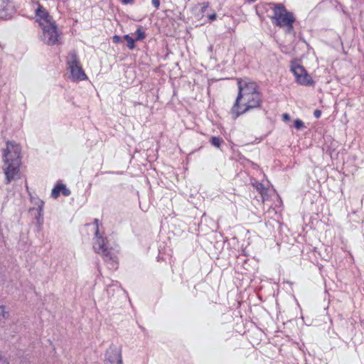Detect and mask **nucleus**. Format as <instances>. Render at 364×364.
I'll return each mask as SVG.
<instances>
[{
    "label": "nucleus",
    "instance_id": "14",
    "mask_svg": "<svg viewBox=\"0 0 364 364\" xmlns=\"http://www.w3.org/2000/svg\"><path fill=\"white\" fill-rule=\"evenodd\" d=\"M124 38L127 41L128 43V47L129 49H133L134 48V40L130 37L129 35H125Z\"/></svg>",
    "mask_w": 364,
    "mask_h": 364
},
{
    "label": "nucleus",
    "instance_id": "16",
    "mask_svg": "<svg viewBox=\"0 0 364 364\" xmlns=\"http://www.w3.org/2000/svg\"><path fill=\"white\" fill-rule=\"evenodd\" d=\"M60 188H59V184H58L52 190L51 196L54 198H57L60 195Z\"/></svg>",
    "mask_w": 364,
    "mask_h": 364
},
{
    "label": "nucleus",
    "instance_id": "23",
    "mask_svg": "<svg viewBox=\"0 0 364 364\" xmlns=\"http://www.w3.org/2000/svg\"><path fill=\"white\" fill-rule=\"evenodd\" d=\"M282 119L284 121H289V120H290V116L289 114L284 113L282 114Z\"/></svg>",
    "mask_w": 364,
    "mask_h": 364
},
{
    "label": "nucleus",
    "instance_id": "25",
    "mask_svg": "<svg viewBox=\"0 0 364 364\" xmlns=\"http://www.w3.org/2000/svg\"><path fill=\"white\" fill-rule=\"evenodd\" d=\"M120 41V37L118 36H114L113 37V42L115 43H118Z\"/></svg>",
    "mask_w": 364,
    "mask_h": 364
},
{
    "label": "nucleus",
    "instance_id": "6",
    "mask_svg": "<svg viewBox=\"0 0 364 364\" xmlns=\"http://www.w3.org/2000/svg\"><path fill=\"white\" fill-rule=\"evenodd\" d=\"M262 97L259 92L253 93L248 97H245L238 104L237 109H235V104L232 107L231 114L234 119H237L239 116L246 113L251 109L257 108L261 106Z\"/></svg>",
    "mask_w": 364,
    "mask_h": 364
},
{
    "label": "nucleus",
    "instance_id": "24",
    "mask_svg": "<svg viewBox=\"0 0 364 364\" xmlns=\"http://www.w3.org/2000/svg\"><path fill=\"white\" fill-rule=\"evenodd\" d=\"M0 364H9L7 360L4 359L1 355H0Z\"/></svg>",
    "mask_w": 364,
    "mask_h": 364
},
{
    "label": "nucleus",
    "instance_id": "9",
    "mask_svg": "<svg viewBox=\"0 0 364 364\" xmlns=\"http://www.w3.org/2000/svg\"><path fill=\"white\" fill-rule=\"evenodd\" d=\"M291 71L295 76L296 82L301 85L307 86L314 83L311 77L308 74L305 68L295 62H291Z\"/></svg>",
    "mask_w": 364,
    "mask_h": 364
},
{
    "label": "nucleus",
    "instance_id": "4",
    "mask_svg": "<svg viewBox=\"0 0 364 364\" xmlns=\"http://www.w3.org/2000/svg\"><path fill=\"white\" fill-rule=\"evenodd\" d=\"M95 224L96 225V230L95 240L93 244V249L95 252L100 255L103 257L105 262H110L112 268H117L115 266L117 264V257L112 252L111 248L107 247L106 239L100 235L99 220L97 219L95 220Z\"/></svg>",
    "mask_w": 364,
    "mask_h": 364
},
{
    "label": "nucleus",
    "instance_id": "20",
    "mask_svg": "<svg viewBox=\"0 0 364 364\" xmlns=\"http://www.w3.org/2000/svg\"><path fill=\"white\" fill-rule=\"evenodd\" d=\"M255 187L260 192H262V191L264 190V187L263 184L258 183V182L256 183Z\"/></svg>",
    "mask_w": 364,
    "mask_h": 364
},
{
    "label": "nucleus",
    "instance_id": "12",
    "mask_svg": "<svg viewBox=\"0 0 364 364\" xmlns=\"http://www.w3.org/2000/svg\"><path fill=\"white\" fill-rule=\"evenodd\" d=\"M223 141V139L220 136H212L210 140L211 145L216 148H220Z\"/></svg>",
    "mask_w": 364,
    "mask_h": 364
},
{
    "label": "nucleus",
    "instance_id": "26",
    "mask_svg": "<svg viewBox=\"0 0 364 364\" xmlns=\"http://www.w3.org/2000/svg\"><path fill=\"white\" fill-rule=\"evenodd\" d=\"M43 202L40 201V205H38L39 215H41V212L43 211Z\"/></svg>",
    "mask_w": 364,
    "mask_h": 364
},
{
    "label": "nucleus",
    "instance_id": "21",
    "mask_svg": "<svg viewBox=\"0 0 364 364\" xmlns=\"http://www.w3.org/2000/svg\"><path fill=\"white\" fill-rule=\"evenodd\" d=\"M321 111H320L318 109L314 110V116L315 118L318 119L321 117Z\"/></svg>",
    "mask_w": 364,
    "mask_h": 364
},
{
    "label": "nucleus",
    "instance_id": "3",
    "mask_svg": "<svg viewBox=\"0 0 364 364\" xmlns=\"http://www.w3.org/2000/svg\"><path fill=\"white\" fill-rule=\"evenodd\" d=\"M272 23L279 27L285 28L286 33L295 34L293 23L296 19L294 14L287 10L282 4H274Z\"/></svg>",
    "mask_w": 364,
    "mask_h": 364
},
{
    "label": "nucleus",
    "instance_id": "1",
    "mask_svg": "<svg viewBox=\"0 0 364 364\" xmlns=\"http://www.w3.org/2000/svg\"><path fill=\"white\" fill-rule=\"evenodd\" d=\"M36 5L34 12L36 22L41 30V41L50 46L61 44V33L53 16L38 2Z\"/></svg>",
    "mask_w": 364,
    "mask_h": 364
},
{
    "label": "nucleus",
    "instance_id": "18",
    "mask_svg": "<svg viewBox=\"0 0 364 364\" xmlns=\"http://www.w3.org/2000/svg\"><path fill=\"white\" fill-rule=\"evenodd\" d=\"M136 40H142L145 38L144 33L141 29H137L136 31Z\"/></svg>",
    "mask_w": 364,
    "mask_h": 364
},
{
    "label": "nucleus",
    "instance_id": "28",
    "mask_svg": "<svg viewBox=\"0 0 364 364\" xmlns=\"http://www.w3.org/2000/svg\"><path fill=\"white\" fill-rule=\"evenodd\" d=\"M208 4L206 3L205 7L208 8Z\"/></svg>",
    "mask_w": 364,
    "mask_h": 364
},
{
    "label": "nucleus",
    "instance_id": "7",
    "mask_svg": "<svg viewBox=\"0 0 364 364\" xmlns=\"http://www.w3.org/2000/svg\"><path fill=\"white\" fill-rule=\"evenodd\" d=\"M67 65L70 71V77L73 80L81 81L87 79V75L82 70L78 57L75 52H70L68 54Z\"/></svg>",
    "mask_w": 364,
    "mask_h": 364
},
{
    "label": "nucleus",
    "instance_id": "2",
    "mask_svg": "<svg viewBox=\"0 0 364 364\" xmlns=\"http://www.w3.org/2000/svg\"><path fill=\"white\" fill-rule=\"evenodd\" d=\"M20 146L13 141H7L6 147L4 149L3 170L6 175V183L16 179L19 176V168L21 164Z\"/></svg>",
    "mask_w": 364,
    "mask_h": 364
},
{
    "label": "nucleus",
    "instance_id": "13",
    "mask_svg": "<svg viewBox=\"0 0 364 364\" xmlns=\"http://www.w3.org/2000/svg\"><path fill=\"white\" fill-rule=\"evenodd\" d=\"M9 316L8 311H6L4 306H0V321L7 318Z\"/></svg>",
    "mask_w": 364,
    "mask_h": 364
},
{
    "label": "nucleus",
    "instance_id": "5",
    "mask_svg": "<svg viewBox=\"0 0 364 364\" xmlns=\"http://www.w3.org/2000/svg\"><path fill=\"white\" fill-rule=\"evenodd\" d=\"M95 224L96 225V230L95 240L93 244V249L95 252L100 255L103 257L105 262H110L112 268H117L115 266L117 264V257L112 252L111 248L107 247L106 239L100 235L99 220L97 219L95 220Z\"/></svg>",
    "mask_w": 364,
    "mask_h": 364
},
{
    "label": "nucleus",
    "instance_id": "22",
    "mask_svg": "<svg viewBox=\"0 0 364 364\" xmlns=\"http://www.w3.org/2000/svg\"><path fill=\"white\" fill-rule=\"evenodd\" d=\"M152 4L155 6L156 9H159L160 5L159 0H151Z\"/></svg>",
    "mask_w": 364,
    "mask_h": 364
},
{
    "label": "nucleus",
    "instance_id": "15",
    "mask_svg": "<svg viewBox=\"0 0 364 364\" xmlns=\"http://www.w3.org/2000/svg\"><path fill=\"white\" fill-rule=\"evenodd\" d=\"M294 126L296 129H301L304 127V123L299 119H296L294 122Z\"/></svg>",
    "mask_w": 364,
    "mask_h": 364
},
{
    "label": "nucleus",
    "instance_id": "27",
    "mask_svg": "<svg viewBox=\"0 0 364 364\" xmlns=\"http://www.w3.org/2000/svg\"><path fill=\"white\" fill-rule=\"evenodd\" d=\"M124 4H132L133 0H121Z\"/></svg>",
    "mask_w": 364,
    "mask_h": 364
},
{
    "label": "nucleus",
    "instance_id": "19",
    "mask_svg": "<svg viewBox=\"0 0 364 364\" xmlns=\"http://www.w3.org/2000/svg\"><path fill=\"white\" fill-rule=\"evenodd\" d=\"M210 22L214 21L217 18V14L215 13L208 14L206 16Z\"/></svg>",
    "mask_w": 364,
    "mask_h": 364
},
{
    "label": "nucleus",
    "instance_id": "11",
    "mask_svg": "<svg viewBox=\"0 0 364 364\" xmlns=\"http://www.w3.org/2000/svg\"><path fill=\"white\" fill-rule=\"evenodd\" d=\"M13 5L8 0H0V18L6 19L11 16Z\"/></svg>",
    "mask_w": 364,
    "mask_h": 364
},
{
    "label": "nucleus",
    "instance_id": "17",
    "mask_svg": "<svg viewBox=\"0 0 364 364\" xmlns=\"http://www.w3.org/2000/svg\"><path fill=\"white\" fill-rule=\"evenodd\" d=\"M59 188L64 196H68L70 194V190L68 189L64 184H59Z\"/></svg>",
    "mask_w": 364,
    "mask_h": 364
},
{
    "label": "nucleus",
    "instance_id": "10",
    "mask_svg": "<svg viewBox=\"0 0 364 364\" xmlns=\"http://www.w3.org/2000/svg\"><path fill=\"white\" fill-rule=\"evenodd\" d=\"M105 364H123L121 348L110 346L106 353Z\"/></svg>",
    "mask_w": 364,
    "mask_h": 364
},
{
    "label": "nucleus",
    "instance_id": "8",
    "mask_svg": "<svg viewBox=\"0 0 364 364\" xmlns=\"http://www.w3.org/2000/svg\"><path fill=\"white\" fill-rule=\"evenodd\" d=\"M237 85L238 94L235 101V109H237L239 102L242 101L243 97L259 92L257 85L247 79H238Z\"/></svg>",
    "mask_w": 364,
    "mask_h": 364
}]
</instances>
